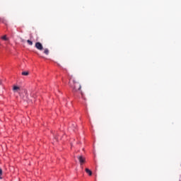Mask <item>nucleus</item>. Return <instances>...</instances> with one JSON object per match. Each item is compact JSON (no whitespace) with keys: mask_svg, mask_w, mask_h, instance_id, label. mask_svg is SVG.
Returning a JSON list of instances; mask_svg holds the SVG:
<instances>
[{"mask_svg":"<svg viewBox=\"0 0 181 181\" xmlns=\"http://www.w3.org/2000/svg\"><path fill=\"white\" fill-rule=\"evenodd\" d=\"M85 170H86V173L88 175H89V176H92V175H93V172H92V171H90V169H88V168H86V169H85Z\"/></svg>","mask_w":181,"mask_h":181,"instance_id":"nucleus-4","label":"nucleus"},{"mask_svg":"<svg viewBox=\"0 0 181 181\" xmlns=\"http://www.w3.org/2000/svg\"><path fill=\"white\" fill-rule=\"evenodd\" d=\"M69 86L73 89V93H77L80 91V94L83 97V90H81V85L80 84V83H78L77 81L74 79L72 81V83L71 81H69Z\"/></svg>","mask_w":181,"mask_h":181,"instance_id":"nucleus-1","label":"nucleus"},{"mask_svg":"<svg viewBox=\"0 0 181 181\" xmlns=\"http://www.w3.org/2000/svg\"><path fill=\"white\" fill-rule=\"evenodd\" d=\"M22 76H29V72H28V71H23V72H22Z\"/></svg>","mask_w":181,"mask_h":181,"instance_id":"nucleus-8","label":"nucleus"},{"mask_svg":"<svg viewBox=\"0 0 181 181\" xmlns=\"http://www.w3.org/2000/svg\"><path fill=\"white\" fill-rule=\"evenodd\" d=\"M78 159L81 165H83V163H84V162H86V158H84L83 156H78Z\"/></svg>","mask_w":181,"mask_h":181,"instance_id":"nucleus-3","label":"nucleus"},{"mask_svg":"<svg viewBox=\"0 0 181 181\" xmlns=\"http://www.w3.org/2000/svg\"><path fill=\"white\" fill-rule=\"evenodd\" d=\"M3 40H8V37H6V35H4L1 37Z\"/></svg>","mask_w":181,"mask_h":181,"instance_id":"nucleus-9","label":"nucleus"},{"mask_svg":"<svg viewBox=\"0 0 181 181\" xmlns=\"http://www.w3.org/2000/svg\"><path fill=\"white\" fill-rule=\"evenodd\" d=\"M13 91H19V90H21V88H19V86H13Z\"/></svg>","mask_w":181,"mask_h":181,"instance_id":"nucleus-5","label":"nucleus"},{"mask_svg":"<svg viewBox=\"0 0 181 181\" xmlns=\"http://www.w3.org/2000/svg\"><path fill=\"white\" fill-rule=\"evenodd\" d=\"M2 173H3V171H2V168H0V179H2Z\"/></svg>","mask_w":181,"mask_h":181,"instance_id":"nucleus-11","label":"nucleus"},{"mask_svg":"<svg viewBox=\"0 0 181 181\" xmlns=\"http://www.w3.org/2000/svg\"><path fill=\"white\" fill-rule=\"evenodd\" d=\"M74 128H76V124H72Z\"/></svg>","mask_w":181,"mask_h":181,"instance_id":"nucleus-12","label":"nucleus"},{"mask_svg":"<svg viewBox=\"0 0 181 181\" xmlns=\"http://www.w3.org/2000/svg\"><path fill=\"white\" fill-rule=\"evenodd\" d=\"M0 22H2L3 23H5V22H6V20H5V18H0Z\"/></svg>","mask_w":181,"mask_h":181,"instance_id":"nucleus-10","label":"nucleus"},{"mask_svg":"<svg viewBox=\"0 0 181 181\" xmlns=\"http://www.w3.org/2000/svg\"><path fill=\"white\" fill-rule=\"evenodd\" d=\"M35 46L37 49V50H40V52H42V50H43V45H42V43L37 42L35 43Z\"/></svg>","mask_w":181,"mask_h":181,"instance_id":"nucleus-2","label":"nucleus"},{"mask_svg":"<svg viewBox=\"0 0 181 181\" xmlns=\"http://www.w3.org/2000/svg\"><path fill=\"white\" fill-rule=\"evenodd\" d=\"M44 53H45V54H46L47 56L49 55V49L45 48V49H44Z\"/></svg>","mask_w":181,"mask_h":181,"instance_id":"nucleus-6","label":"nucleus"},{"mask_svg":"<svg viewBox=\"0 0 181 181\" xmlns=\"http://www.w3.org/2000/svg\"><path fill=\"white\" fill-rule=\"evenodd\" d=\"M27 43L30 45L32 46L33 45V42L30 41V40H27Z\"/></svg>","mask_w":181,"mask_h":181,"instance_id":"nucleus-7","label":"nucleus"}]
</instances>
